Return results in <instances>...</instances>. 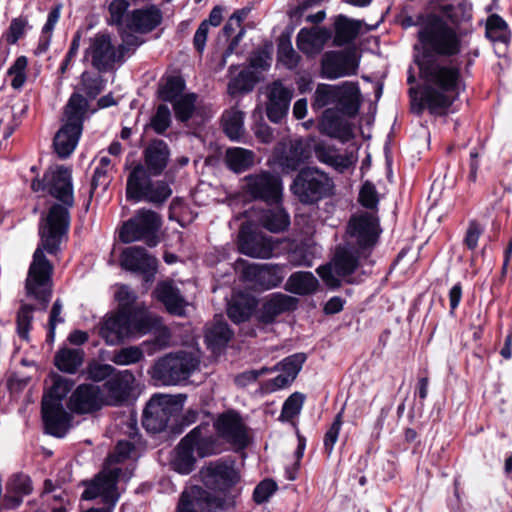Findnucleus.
<instances>
[{
    "label": "nucleus",
    "instance_id": "a878e982",
    "mask_svg": "<svg viewBox=\"0 0 512 512\" xmlns=\"http://www.w3.org/2000/svg\"><path fill=\"white\" fill-rule=\"evenodd\" d=\"M169 158L170 149L167 143L160 139L152 140L144 150L146 169L153 176H158L164 171Z\"/></svg>",
    "mask_w": 512,
    "mask_h": 512
},
{
    "label": "nucleus",
    "instance_id": "bf43d9fd",
    "mask_svg": "<svg viewBox=\"0 0 512 512\" xmlns=\"http://www.w3.org/2000/svg\"><path fill=\"white\" fill-rule=\"evenodd\" d=\"M171 125V112L168 106L161 104L150 120V127L157 133L163 134Z\"/></svg>",
    "mask_w": 512,
    "mask_h": 512
},
{
    "label": "nucleus",
    "instance_id": "f3484780",
    "mask_svg": "<svg viewBox=\"0 0 512 512\" xmlns=\"http://www.w3.org/2000/svg\"><path fill=\"white\" fill-rule=\"evenodd\" d=\"M119 473V468L104 469L87 486L82 494V498L92 500L97 497H102L105 503L114 505L118 499L116 483Z\"/></svg>",
    "mask_w": 512,
    "mask_h": 512
},
{
    "label": "nucleus",
    "instance_id": "338daca9",
    "mask_svg": "<svg viewBox=\"0 0 512 512\" xmlns=\"http://www.w3.org/2000/svg\"><path fill=\"white\" fill-rule=\"evenodd\" d=\"M83 90L90 97H96L104 88V81L101 76L84 72L81 76Z\"/></svg>",
    "mask_w": 512,
    "mask_h": 512
},
{
    "label": "nucleus",
    "instance_id": "e2e57ef3",
    "mask_svg": "<svg viewBox=\"0 0 512 512\" xmlns=\"http://www.w3.org/2000/svg\"><path fill=\"white\" fill-rule=\"evenodd\" d=\"M507 24L497 14L491 15L486 23V35L493 41H504Z\"/></svg>",
    "mask_w": 512,
    "mask_h": 512
},
{
    "label": "nucleus",
    "instance_id": "2eb2a0df",
    "mask_svg": "<svg viewBox=\"0 0 512 512\" xmlns=\"http://www.w3.org/2000/svg\"><path fill=\"white\" fill-rule=\"evenodd\" d=\"M218 436L236 448H244L249 443L247 429L239 414L229 411L221 414L214 423Z\"/></svg>",
    "mask_w": 512,
    "mask_h": 512
},
{
    "label": "nucleus",
    "instance_id": "0eeeda50",
    "mask_svg": "<svg viewBox=\"0 0 512 512\" xmlns=\"http://www.w3.org/2000/svg\"><path fill=\"white\" fill-rule=\"evenodd\" d=\"M333 189L332 179L314 167L302 169L291 185L292 193L303 204H314L329 196Z\"/></svg>",
    "mask_w": 512,
    "mask_h": 512
},
{
    "label": "nucleus",
    "instance_id": "de8ad7c7",
    "mask_svg": "<svg viewBox=\"0 0 512 512\" xmlns=\"http://www.w3.org/2000/svg\"><path fill=\"white\" fill-rule=\"evenodd\" d=\"M260 221L266 229L274 233L284 231L290 224L289 215L279 206L265 211Z\"/></svg>",
    "mask_w": 512,
    "mask_h": 512
},
{
    "label": "nucleus",
    "instance_id": "393cba45",
    "mask_svg": "<svg viewBox=\"0 0 512 512\" xmlns=\"http://www.w3.org/2000/svg\"><path fill=\"white\" fill-rule=\"evenodd\" d=\"M204 484L209 488H222L235 484L239 477L232 465L211 463L200 471Z\"/></svg>",
    "mask_w": 512,
    "mask_h": 512
},
{
    "label": "nucleus",
    "instance_id": "39448f33",
    "mask_svg": "<svg viewBox=\"0 0 512 512\" xmlns=\"http://www.w3.org/2000/svg\"><path fill=\"white\" fill-rule=\"evenodd\" d=\"M87 110V100L81 94H72L65 106L66 123L54 137L53 146L59 157L66 158L75 150Z\"/></svg>",
    "mask_w": 512,
    "mask_h": 512
},
{
    "label": "nucleus",
    "instance_id": "423d86ee",
    "mask_svg": "<svg viewBox=\"0 0 512 512\" xmlns=\"http://www.w3.org/2000/svg\"><path fill=\"white\" fill-rule=\"evenodd\" d=\"M195 352L180 351L159 358L151 368L153 380L162 385H176L186 380L199 366Z\"/></svg>",
    "mask_w": 512,
    "mask_h": 512
},
{
    "label": "nucleus",
    "instance_id": "09e8293b",
    "mask_svg": "<svg viewBox=\"0 0 512 512\" xmlns=\"http://www.w3.org/2000/svg\"><path fill=\"white\" fill-rule=\"evenodd\" d=\"M257 78L254 72L250 70H242L239 74L233 77L227 86L228 94L235 96L240 93H247L253 90Z\"/></svg>",
    "mask_w": 512,
    "mask_h": 512
},
{
    "label": "nucleus",
    "instance_id": "9b49d317",
    "mask_svg": "<svg viewBox=\"0 0 512 512\" xmlns=\"http://www.w3.org/2000/svg\"><path fill=\"white\" fill-rule=\"evenodd\" d=\"M178 402L171 395H154L147 403L143 413V426L152 433L163 431L176 412Z\"/></svg>",
    "mask_w": 512,
    "mask_h": 512
},
{
    "label": "nucleus",
    "instance_id": "f8f14e48",
    "mask_svg": "<svg viewBox=\"0 0 512 512\" xmlns=\"http://www.w3.org/2000/svg\"><path fill=\"white\" fill-rule=\"evenodd\" d=\"M85 57L97 71L108 72L113 70L115 64L120 61L121 54L112 43L109 34L98 33L90 39Z\"/></svg>",
    "mask_w": 512,
    "mask_h": 512
},
{
    "label": "nucleus",
    "instance_id": "cd10ccee",
    "mask_svg": "<svg viewBox=\"0 0 512 512\" xmlns=\"http://www.w3.org/2000/svg\"><path fill=\"white\" fill-rule=\"evenodd\" d=\"M365 28V32L371 31L376 26L365 24L361 20L350 19L344 15H339L335 20V38L337 45L341 46L353 41Z\"/></svg>",
    "mask_w": 512,
    "mask_h": 512
},
{
    "label": "nucleus",
    "instance_id": "c03bdc74",
    "mask_svg": "<svg viewBox=\"0 0 512 512\" xmlns=\"http://www.w3.org/2000/svg\"><path fill=\"white\" fill-rule=\"evenodd\" d=\"M128 315L132 320V335L145 334L160 324L159 318L142 306L137 305Z\"/></svg>",
    "mask_w": 512,
    "mask_h": 512
},
{
    "label": "nucleus",
    "instance_id": "ddd939ff",
    "mask_svg": "<svg viewBox=\"0 0 512 512\" xmlns=\"http://www.w3.org/2000/svg\"><path fill=\"white\" fill-rule=\"evenodd\" d=\"M245 190L254 199L279 204L282 199V181L269 172H260L244 178Z\"/></svg>",
    "mask_w": 512,
    "mask_h": 512
},
{
    "label": "nucleus",
    "instance_id": "3c124183",
    "mask_svg": "<svg viewBox=\"0 0 512 512\" xmlns=\"http://www.w3.org/2000/svg\"><path fill=\"white\" fill-rule=\"evenodd\" d=\"M144 193L142 200L154 205H162L171 196L172 190L164 181H152Z\"/></svg>",
    "mask_w": 512,
    "mask_h": 512
},
{
    "label": "nucleus",
    "instance_id": "f03ea898",
    "mask_svg": "<svg viewBox=\"0 0 512 512\" xmlns=\"http://www.w3.org/2000/svg\"><path fill=\"white\" fill-rule=\"evenodd\" d=\"M415 62L425 85L420 102L417 105L412 104V109L421 113L424 107L431 112L448 108L459 94V69L440 65L427 51L415 55Z\"/></svg>",
    "mask_w": 512,
    "mask_h": 512
},
{
    "label": "nucleus",
    "instance_id": "49530a36",
    "mask_svg": "<svg viewBox=\"0 0 512 512\" xmlns=\"http://www.w3.org/2000/svg\"><path fill=\"white\" fill-rule=\"evenodd\" d=\"M256 306L255 300L245 295L235 297L228 307V316L235 323L249 319Z\"/></svg>",
    "mask_w": 512,
    "mask_h": 512
},
{
    "label": "nucleus",
    "instance_id": "69168bd1",
    "mask_svg": "<svg viewBox=\"0 0 512 512\" xmlns=\"http://www.w3.org/2000/svg\"><path fill=\"white\" fill-rule=\"evenodd\" d=\"M27 63V58L25 56H20L9 68L8 73L13 77L11 80V86L14 89H20L24 85L26 81L25 70L27 67Z\"/></svg>",
    "mask_w": 512,
    "mask_h": 512
},
{
    "label": "nucleus",
    "instance_id": "603ef678",
    "mask_svg": "<svg viewBox=\"0 0 512 512\" xmlns=\"http://www.w3.org/2000/svg\"><path fill=\"white\" fill-rule=\"evenodd\" d=\"M277 58L288 69H294L299 64L300 56L292 47L289 38L281 37L279 39Z\"/></svg>",
    "mask_w": 512,
    "mask_h": 512
},
{
    "label": "nucleus",
    "instance_id": "8fccbe9b",
    "mask_svg": "<svg viewBox=\"0 0 512 512\" xmlns=\"http://www.w3.org/2000/svg\"><path fill=\"white\" fill-rule=\"evenodd\" d=\"M338 90V85L318 84L313 97V108L321 109L330 104L337 105Z\"/></svg>",
    "mask_w": 512,
    "mask_h": 512
},
{
    "label": "nucleus",
    "instance_id": "b1692460",
    "mask_svg": "<svg viewBox=\"0 0 512 512\" xmlns=\"http://www.w3.org/2000/svg\"><path fill=\"white\" fill-rule=\"evenodd\" d=\"M162 22V12L156 5H148L131 11L126 17V26L138 33H148Z\"/></svg>",
    "mask_w": 512,
    "mask_h": 512
},
{
    "label": "nucleus",
    "instance_id": "680f3d73",
    "mask_svg": "<svg viewBox=\"0 0 512 512\" xmlns=\"http://www.w3.org/2000/svg\"><path fill=\"white\" fill-rule=\"evenodd\" d=\"M34 308L28 304H22L17 314V331L19 336L28 340Z\"/></svg>",
    "mask_w": 512,
    "mask_h": 512
},
{
    "label": "nucleus",
    "instance_id": "4d7b16f0",
    "mask_svg": "<svg viewBox=\"0 0 512 512\" xmlns=\"http://www.w3.org/2000/svg\"><path fill=\"white\" fill-rule=\"evenodd\" d=\"M185 83L180 77H171L160 89V97L164 101L174 102L183 96Z\"/></svg>",
    "mask_w": 512,
    "mask_h": 512
},
{
    "label": "nucleus",
    "instance_id": "c9c22d12",
    "mask_svg": "<svg viewBox=\"0 0 512 512\" xmlns=\"http://www.w3.org/2000/svg\"><path fill=\"white\" fill-rule=\"evenodd\" d=\"M205 428L198 426L190 431L188 434H194L191 438V445L199 457H206L214 454L221 453L223 446L219 441V436L208 435L205 433Z\"/></svg>",
    "mask_w": 512,
    "mask_h": 512
},
{
    "label": "nucleus",
    "instance_id": "6e6552de",
    "mask_svg": "<svg viewBox=\"0 0 512 512\" xmlns=\"http://www.w3.org/2000/svg\"><path fill=\"white\" fill-rule=\"evenodd\" d=\"M160 227V218L154 211L141 209L125 222L120 230L119 238L123 243L144 240L150 247L158 243L155 235Z\"/></svg>",
    "mask_w": 512,
    "mask_h": 512
},
{
    "label": "nucleus",
    "instance_id": "79ce46f5",
    "mask_svg": "<svg viewBox=\"0 0 512 512\" xmlns=\"http://www.w3.org/2000/svg\"><path fill=\"white\" fill-rule=\"evenodd\" d=\"M84 351L82 349L63 348L55 355L56 367L66 373H75L83 364Z\"/></svg>",
    "mask_w": 512,
    "mask_h": 512
},
{
    "label": "nucleus",
    "instance_id": "7ed1b4c3",
    "mask_svg": "<svg viewBox=\"0 0 512 512\" xmlns=\"http://www.w3.org/2000/svg\"><path fill=\"white\" fill-rule=\"evenodd\" d=\"M451 9L452 5L443 0H431L430 10L433 13L427 16L424 27L418 32L423 49L430 47L444 55H454L459 52L460 43L456 33L434 14L440 12L450 17Z\"/></svg>",
    "mask_w": 512,
    "mask_h": 512
},
{
    "label": "nucleus",
    "instance_id": "ea45409f",
    "mask_svg": "<svg viewBox=\"0 0 512 512\" xmlns=\"http://www.w3.org/2000/svg\"><path fill=\"white\" fill-rule=\"evenodd\" d=\"M231 336L232 332L227 323L221 318H215L206 326L205 340L212 349L224 346L230 340Z\"/></svg>",
    "mask_w": 512,
    "mask_h": 512
},
{
    "label": "nucleus",
    "instance_id": "1a4fd4ad",
    "mask_svg": "<svg viewBox=\"0 0 512 512\" xmlns=\"http://www.w3.org/2000/svg\"><path fill=\"white\" fill-rule=\"evenodd\" d=\"M348 244L357 247L359 253L367 256L368 251L376 244L380 229L378 219L371 213L353 216L347 227Z\"/></svg>",
    "mask_w": 512,
    "mask_h": 512
},
{
    "label": "nucleus",
    "instance_id": "37998d69",
    "mask_svg": "<svg viewBox=\"0 0 512 512\" xmlns=\"http://www.w3.org/2000/svg\"><path fill=\"white\" fill-rule=\"evenodd\" d=\"M222 124L225 134L231 140H239L244 135V113L236 107L224 112Z\"/></svg>",
    "mask_w": 512,
    "mask_h": 512
},
{
    "label": "nucleus",
    "instance_id": "4468645a",
    "mask_svg": "<svg viewBox=\"0 0 512 512\" xmlns=\"http://www.w3.org/2000/svg\"><path fill=\"white\" fill-rule=\"evenodd\" d=\"M238 248L249 257L268 259L273 255L275 243L271 237L251 231L248 224H243L238 235Z\"/></svg>",
    "mask_w": 512,
    "mask_h": 512
},
{
    "label": "nucleus",
    "instance_id": "052dcab7",
    "mask_svg": "<svg viewBox=\"0 0 512 512\" xmlns=\"http://www.w3.org/2000/svg\"><path fill=\"white\" fill-rule=\"evenodd\" d=\"M304 399V395L299 392H295L292 395H290L284 402L280 419L291 420L296 415H298L302 409Z\"/></svg>",
    "mask_w": 512,
    "mask_h": 512
},
{
    "label": "nucleus",
    "instance_id": "6e6d98bb",
    "mask_svg": "<svg viewBox=\"0 0 512 512\" xmlns=\"http://www.w3.org/2000/svg\"><path fill=\"white\" fill-rule=\"evenodd\" d=\"M306 360V356L303 353H297L285 358L282 362L277 364L274 368L269 369L270 371L281 370L287 376L292 377L294 381L303 363Z\"/></svg>",
    "mask_w": 512,
    "mask_h": 512
},
{
    "label": "nucleus",
    "instance_id": "a19ab883",
    "mask_svg": "<svg viewBox=\"0 0 512 512\" xmlns=\"http://www.w3.org/2000/svg\"><path fill=\"white\" fill-rule=\"evenodd\" d=\"M362 256L366 257L359 253V250H357V255H355L350 249L339 247L332 260L336 274L338 276H347L353 273L358 266L359 257Z\"/></svg>",
    "mask_w": 512,
    "mask_h": 512
},
{
    "label": "nucleus",
    "instance_id": "58836bf2",
    "mask_svg": "<svg viewBox=\"0 0 512 512\" xmlns=\"http://www.w3.org/2000/svg\"><path fill=\"white\" fill-rule=\"evenodd\" d=\"M318 284V280L311 272L298 271L288 278L285 290L297 295H308L317 290Z\"/></svg>",
    "mask_w": 512,
    "mask_h": 512
},
{
    "label": "nucleus",
    "instance_id": "e433bc0d",
    "mask_svg": "<svg viewBox=\"0 0 512 512\" xmlns=\"http://www.w3.org/2000/svg\"><path fill=\"white\" fill-rule=\"evenodd\" d=\"M320 128L324 134L342 142H347L353 138L351 125L340 117L334 116L331 110L324 112Z\"/></svg>",
    "mask_w": 512,
    "mask_h": 512
},
{
    "label": "nucleus",
    "instance_id": "a211bd4d",
    "mask_svg": "<svg viewBox=\"0 0 512 512\" xmlns=\"http://www.w3.org/2000/svg\"><path fill=\"white\" fill-rule=\"evenodd\" d=\"M135 376L129 370L120 371L103 385L106 405L117 406L129 400L134 389Z\"/></svg>",
    "mask_w": 512,
    "mask_h": 512
},
{
    "label": "nucleus",
    "instance_id": "5fc2aeb1",
    "mask_svg": "<svg viewBox=\"0 0 512 512\" xmlns=\"http://www.w3.org/2000/svg\"><path fill=\"white\" fill-rule=\"evenodd\" d=\"M144 357L140 347L129 346L115 351L111 357V361L117 365H131L141 361Z\"/></svg>",
    "mask_w": 512,
    "mask_h": 512
},
{
    "label": "nucleus",
    "instance_id": "2f4dec72",
    "mask_svg": "<svg viewBox=\"0 0 512 512\" xmlns=\"http://www.w3.org/2000/svg\"><path fill=\"white\" fill-rule=\"evenodd\" d=\"M296 304L294 297L282 293L274 294L263 304L259 320L265 324L272 323L281 313L294 309Z\"/></svg>",
    "mask_w": 512,
    "mask_h": 512
},
{
    "label": "nucleus",
    "instance_id": "4be33fe9",
    "mask_svg": "<svg viewBox=\"0 0 512 512\" xmlns=\"http://www.w3.org/2000/svg\"><path fill=\"white\" fill-rule=\"evenodd\" d=\"M103 405H106L103 393L99 386L93 384L78 386L70 397V408L77 413H90Z\"/></svg>",
    "mask_w": 512,
    "mask_h": 512
},
{
    "label": "nucleus",
    "instance_id": "5701e85b",
    "mask_svg": "<svg viewBox=\"0 0 512 512\" xmlns=\"http://www.w3.org/2000/svg\"><path fill=\"white\" fill-rule=\"evenodd\" d=\"M243 277L264 289L278 286L284 276L279 265L248 264L243 269Z\"/></svg>",
    "mask_w": 512,
    "mask_h": 512
},
{
    "label": "nucleus",
    "instance_id": "a18cd8bd",
    "mask_svg": "<svg viewBox=\"0 0 512 512\" xmlns=\"http://www.w3.org/2000/svg\"><path fill=\"white\" fill-rule=\"evenodd\" d=\"M228 167L234 172H243L254 164L255 154L241 147L229 148L225 155Z\"/></svg>",
    "mask_w": 512,
    "mask_h": 512
},
{
    "label": "nucleus",
    "instance_id": "864d4df0",
    "mask_svg": "<svg viewBox=\"0 0 512 512\" xmlns=\"http://www.w3.org/2000/svg\"><path fill=\"white\" fill-rule=\"evenodd\" d=\"M196 99V94L189 93L172 102L175 116L179 121L185 122L191 118L195 109Z\"/></svg>",
    "mask_w": 512,
    "mask_h": 512
},
{
    "label": "nucleus",
    "instance_id": "f257e3e1",
    "mask_svg": "<svg viewBox=\"0 0 512 512\" xmlns=\"http://www.w3.org/2000/svg\"><path fill=\"white\" fill-rule=\"evenodd\" d=\"M44 181L50 195L61 201L66 207L54 204L39 228L40 244L34 252L33 261L26 280L27 294L35 299L48 302L51 296L52 264L44 255V250L56 254L62 239L65 237L70 216L68 208L74 205L71 172L58 166L49 169L44 175Z\"/></svg>",
    "mask_w": 512,
    "mask_h": 512
},
{
    "label": "nucleus",
    "instance_id": "f704fd0d",
    "mask_svg": "<svg viewBox=\"0 0 512 512\" xmlns=\"http://www.w3.org/2000/svg\"><path fill=\"white\" fill-rule=\"evenodd\" d=\"M314 152L316 158L320 162L330 165L339 171H344L352 166L356 161L352 153L339 154L334 147L328 146L324 143L316 144Z\"/></svg>",
    "mask_w": 512,
    "mask_h": 512
},
{
    "label": "nucleus",
    "instance_id": "bb28decb",
    "mask_svg": "<svg viewBox=\"0 0 512 512\" xmlns=\"http://www.w3.org/2000/svg\"><path fill=\"white\" fill-rule=\"evenodd\" d=\"M32 491L31 480L27 475L18 473L9 478L6 483V493L3 499V507L15 509L23 501V497Z\"/></svg>",
    "mask_w": 512,
    "mask_h": 512
},
{
    "label": "nucleus",
    "instance_id": "6ab92c4d",
    "mask_svg": "<svg viewBox=\"0 0 512 512\" xmlns=\"http://www.w3.org/2000/svg\"><path fill=\"white\" fill-rule=\"evenodd\" d=\"M357 62L353 54L330 51L321 60V76L327 79H337L356 73Z\"/></svg>",
    "mask_w": 512,
    "mask_h": 512
},
{
    "label": "nucleus",
    "instance_id": "412c9836",
    "mask_svg": "<svg viewBox=\"0 0 512 512\" xmlns=\"http://www.w3.org/2000/svg\"><path fill=\"white\" fill-rule=\"evenodd\" d=\"M121 266L127 270L144 274L146 281H150L156 272L157 260L150 256L144 248L134 246L122 252Z\"/></svg>",
    "mask_w": 512,
    "mask_h": 512
},
{
    "label": "nucleus",
    "instance_id": "473e14b6",
    "mask_svg": "<svg viewBox=\"0 0 512 512\" xmlns=\"http://www.w3.org/2000/svg\"><path fill=\"white\" fill-rule=\"evenodd\" d=\"M337 106L340 111L348 116L358 113L361 104L359 86L355 82L346 81L338 85Z\"/></svg>",
    "mask_w": 512,
    "mask_h": 512
},
{
    "label": "nucleus",
    "instance_id": "9d476101",
    "mask_svg": "<svg viewBox=\"0 0 512 512\" xmlns=\"http://www.w3.org/2000/svg\"><path fill=\"white\" fill-rule=\"evenodd\" d=\"M234 505V496H211L207 491L193 487L182 493L177 512H215Z\"/></svg>",
    "mask_w": 512,
    "mask_h": 512
},
{
    "label": "nucleus",
    "instance_id": "c85d7f7f",
    "mask_svg": "<svg viewBox=\"0 0 512 512\" xmlns=\"http://www.w3.org/2000/svg\"><path fill=\"white\" fill-rule=\"evenodd\" d=\"M329 38L330 32L327 29L320 27L303 28L297 35V47L307 55H314L323 49Z\"/></svg>",
    "mask_w": 512,
    "mask_h": 512
},
{
    "label": "nucleus",
    "instance_id": "c756f323",
    "mask_svg": "<svg viewBox=\"0 0 512 512\" xmlns=\"http://www.w3.org/2000/svg\"><path fill=\"white\" fill-rule=\"evenodd\" d=\"M194 434H187L173 450L171 467L180 474H189L195 466L196 457L191 445Z\"/></svg>",
    "mask_w": 512,
    "mask_h": 512
},
{
    "label": "nucleus",
    "instance_id": "dca6fc26",
    "mask_svg": "<svg viewBox=\"0 0 512 512\" xmlns=\"http://www.w3.org/2000/svg\"><path fill=\"white\" fill-rule=\"evenodd\" d=\"M99 335L107 345H118L132 336V320L126 311L106 316L99 323Z\"/></svg>",
    "mask_w": 512,
    "mask_h": 512
},
{
    "label": "nucleus",
    "instance_id": "13d9d810",
    "mask_svg": "<svg viewBox=\"0 0 512 512\" xmlns=\"http://www.w3.org/2000/svg\"><path fill=\"white\" fill-rule=\"evenodd\" d=\"M129 7L130 3L127 0H112L108 6V23L122 28L124 24V16Z\"/></svg>",
    "mask_w": 512,
    "mask_h": 512
},
{
    "label": "nucleus",
    "instance_id": "20e7f679",
    "mask_svg": "<svg viewBox=\"0 0 512 512\" xmlns=\"http://www.w3.org/2000/svg\"><path fill=\"white\" fill-rule=\"evenodd\" d=\"M49 379L51 385L42 399V416L47 432L62 437L70 427V415L65 411L62 400L74 383L58 374H51Z\"/></svg>",
    "mask_w": 512,
    "mask_h": 512
},
{
    "label": "nucleus",
    "instance_id": "774afa93",
    "mask_svg": "<svg viewBox=\"0 0 512 512\" xmlns=\"http://www.w3.org/2000/svg\"><path fill=\"white\" fill-rule=\"evenodd\" d=\"M115 298L119 302L120 309L118 311H126L127 314L134 308L133 305L136 302V294L126 285L118 287Z\"/></svg>",
    "mask_w": 512,
    "mask_h": 512
},
{
    "label": "nucleus",
    "instance_id": "4c0bfd02",
    "mask_svg": "<svg viewBox=\"0 0 512 512\" xmlns=\"http://www.w3.org/2000/svg\"><path fill=\"white\" fill-rule=\"evenodd\" d=\"M156 297L170 313L182 314L185 300L179 290L170 282L159 283L155 290Z\"/></svg>",
    "mask_w": 512,
    "mask_h": 512
},
{
    "label": "nucleus",
    "instance_id": "72a5a7b5",
    "mask_svg": "<svg viewBox=\"0 0 512 512\" xmlns=\"http://www.w3.org/2000/svg\"><path fill=\"white\" fill-rule=\"evenodd\" d=\"M150 172L141 164L135 166L127 178L126 197L139 202L152 182Z\"/></svg>",
    "mask_w": 512,
    "mask_h": 512
},
{
    "label": "nucleus",
    "instance_id": "0e129e2a",
    "mask_svg": "<svg viewBox=\"0 0 512 512\" xmlns=\"http://www.w3.org/2000/svg\"><path fill=\"white\" fill-rule=\"evenodd\" d=\"M343 412L344 407L339 411V413L335 416V419L333 423L331 424L330 428L325 434L324 437V447L328 455H330L333 451V447L335 443L337 442L339 432L341 429V426L343 424Z\"/></svg>",
    "mask_w": 512,
    "mask_h": 512
},
{
    "label": "nucleus",
    "instance_id": "7c9ffc66",
    "mask_svg": "<svg viewBox=\"0 0 512 512\" xmlns=\"http://www.w3.org/2000/svg\"><path fill=\"white\" fill-rule=\"evenodd\" d=\"M276 157L283 170L294 171L304 161V149L300 140L282 142L277 150Z\"/></svg>",
    "mask_w": 512,
    "mask_h": 512
},
{
    "label": "nucleus",
    "instance_id": "aec40b11",
    "mask_svg": "<svg viewBox=\"0 0 512 512\" xmlns=\"http://www.w3.org/2000/svg\"><path fill=\"white\" fill-rule=\"evenodd\" d=\"M267 97V116L272 122L277 123L287 114L293 90L277 80L268 85Z\"/></svg>",
    "mask_w": 512,
    "mask_h": 512
}]
</instances>
